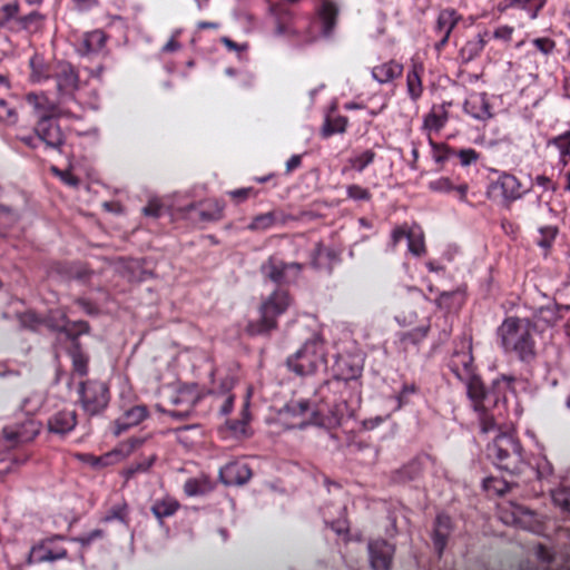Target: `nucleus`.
Returning a JSON list of instances; mask_svg holds the SVG:
<instances>
[{
	"mask_svg": "<svg viewBox=\"0 0 570 570\" xmlns=\"http://www.w3.org/2000/svg\"><path fill=\"white\" fill-rule=\"evenodd\" d=\"M501 344L505 352L515 353L521 361L534 357L532 326L528 320L508 318L499 328Z\"/></svg>",
	"mask_w": 570,
	"mask_h": 570,
	"instance_id": "nucleus-1",
	"label": "nucleus"
},
{
	"mask_svg": "<svg viewBox=\"0 0 570 570\" xmlns=\"http://www.w3.org/2000/svg\"><path fill=\"white\" fill-rule=\"evenodd\" d=\"M488 455L499 469L510 473L519 472L523 464L521 446L509 432L495 436L488 446Z\"/></svg>",
	"mask_w": 570,
	"mask_h": 570,
	"instance_id": "nucleus-2",
	"label": "nucleus"
},
{
	"mask_svg": "<svg viewBox=\"0 0 570 570\" xmlns=\"http://www.w3.org/2000/svg\"><path fill=\"white\" fill-rule=\"evenodd\" d=\"M288 367L301 376L315 374L325 365V347L321 338L306 341L287 361Z\"/></svg>",
	"mask_w": 570,
	"mask_h": 570,
	"instance_id": "nucleus-3",
	"label": "nucleus"
},
{
	"mask_svg": "<svg viewBox=\"0 0 570 570\" xmlns=\"http://www.w3.org/2000/svg\"><path fill=\"white\" fill-rule=\"evenodd\" d=\"M321 412L307 400H294L279 412V420L288 429H301L322 423Z\"/></svg>",
	"mask_w": 570,
	"mask_h": 570,
	"instance_id": "nucleus-4",
	"label": "nucleus"
},
{
	"mask_svg": "<svg viewBox=\"0 0 570 570\" xmlns=\"http://www.w3.org/2000/svg\"><path fill=\"white\" fill-rule=\"evenodd\" d=\"M289 306V297L285 292L273 293L261 307V321L250 322L247 331L250 334H262L276 326V318Z\"/></svg>",
	"mask_w": 570,
	"mask_h": 570,
	"instance_id": "nucleus-5",
	"label": "nucleus"
},
{
	"mask_svg": "<svg viewBox=\"0 0 570 570\" xmlns=\"http://www.w3.org/2000/svg\"><path fill=\"white\" fill-rule=\"evenodd\" d=\"M528 191L529 188H525L515 176L502 173L497 180L490 185L488 193L491 197L510 204L521 199Z\"/></svg>",
	"mask_w": 570,
	"mask_h": 570,
	"instance_id": "nucleus-6",
	"label": "nucleus"
},
{
	"mask_svg": "<svg viewBox=\"0 0 570 570\" xmlns=\"http://www.w3.org/2000/svg\"><path fill=\"white\" fill-rule=\"evenodd\" d=\"M466 384V391L470 400L473 403V407L476 412H480V424L482 432L488 433L494 431L497 423L493 417L484 412L483 401L487 396L483 384L480 379L475 375L471 376L470 380H464Z\"/></svg>",
	"mask_w": 570,
	"mask_h": 570,
	"instance_id": "nucleus-7",
	"label": "nucleus"
},
{
	"mask_svg": "<svg viewBox=\"0 0 570 570\" xmlns=\"http://www.w3.org/2000/svg\"><path fill=\"white\" fill-rule=\"evenodd\" d=\"M80 399L86 412L97 414L107 406L108 389L104 383L87 382L80 387Z\"/></svg>",
	"mask_w": 570,
	"mask_h": 570,
	"instance_id": "nucleus-8",
	"label": "nucleus"
},
{
	"mask_svg": "<svg viewBox=\"0 0 570 570\" xmlns=\"http://www.w3.org/2000/svg\"><path fill=\"white\" fill-rule=\"evenodd\" d=\"M499 509V515L503 523L525 530H534V514L527 508L515 503H508L500 505Z\"/></svg>",
	"mask_w": 570,
	"mask_h": 570,
	"instance_id": "nucleus-9",
	"label": "nucleus"
},
{
	"mask_svg": "<svg viewBox=\"0 0 570 570\" xmlns=\"http://www.w3.org/2000/svg\"><path fill=\"white\" fill-rule=\"evenodd\" d=\"M392 243L397 245L403 238L407 240L409 252L415 256L424 254V235L420 226H399L392 232Z\"/></svg>",
	"mask_w": 570,
	"mask_h": 570,
	"instance_id": "nucleus-10",
	"label": "nucleus"
},
{
	"mask_svg": "<svg viewBox=\"0 0 570 570\" xmlns=\"http://www.w3.org/2000/svg\"><path fill=\"white\" fill-rule=\"evenodd\" d=\"M370 561L373 570H390L394 548L384 540H376L368 546Z\"/></svg>",
	"mask_w": 570,
	"mask_h": 570,
	"instance_id": "nucleus-11",
	"label": "nucleus"
},
{
	"mask_svg": "<svg viewBox=\"0 0 570 570\" xmlns=\"http://www.w3.org/2000/svg\"><path fill=\"white\" fill-rule=\"evenodd\" d=\"M463 108L466 115L479 121H487L493 117L487 95L483 92L470 94Z\"/></svg>",
	"mask_w": 570,
	"mask_h": 570,
	"instance_id": "nucleus-12",
	"label": "nucleus"
},
{
	"mask_svg": "<svg viewBox=\"0 0 570 570\" xmlns=\"http://www.w3.org/2000/svg\"><path fill=\"white\" fill-rule=\"evenodd\" d=\"M38 139L47 147L59 149L65 142V136L59 125L52 119H41L37 127Z\"/></svg>",
	"mask_w": 570,
	"mask_h": 570,
	"instance_id": "nucleus-13",
	"label": "nucleus"
},
{
	"mask_svg": "<svg viewBox=\"0 0 570 570\" xmlns=\"http://www.w3.org/2000/svg\"><path fill=\"white\" fill-rule=\"evenodd\" d=\"M53 77L57 82V90L60 95L70 96L78 89V76L68 63L59 62L56 66Z\"/></svg>",
	"mask_w": 570,
	"mask_h": 570,
	"instance_id": "nucleus-14",
	"label": "nucleus"
},
{
	"mask_svg": "<svg viewBox=\"0 0 570 570\" xmlns=\"http://www.w3.org/2000/svg\"><path fill=\"white\" fill-rule=\"evenodd\" d=\"M252 473L244 462H230L219 470V476L226 485H240L247 482Z\"/></svg>",
	"mask_w": 570,
	"mask_h": 570,
	"instance_id": "nucleus-15",
	"label": "nucleus"
},
{
	"mask_svg": "<svg viewBox=\"0 0 570 570\" xmlns=\"http://www.w3.org/2000/svg\"><path fill=\"white\" fill-rule=\"evenodd\" d=\"M460 20V16L453 9L442 10L436 20V32L441 36L440 41L435 45L436 50H441L449 40V37Z\"/></svg>",
	"mask_w": 570,
	"mask_h": 570,
	"instance_id": "nucleus-16",
	"label": "nucleus"
},
{
	"mask_svg": "<svg viewBox=\"0 0 570 570\" xmlns=\"http://www.w3.org/2000/svg\"><path fill=\"white\" fill-rule=\"evenodd\" d=\"M423 63L413 59L406 73V91L412 101H417L423 94Z\"/></svg>",
	"mask_w": 570,
	"mask_h": 570,
	"instance_id": "nucleus-17",
	"label": "nucleus"
},
{
	"mask_svg": "<svg viewBox=\"0 0 570 570\" xmlns=\"http://www.w3.org/2000/svg\"><path fill=\"white\" fill-rule=\"evenodd\" d=\"M26 100L41 119L52 118L58 114L56 104L43 92L28 94Z\"/></svg>",
	"mask_w": 570,
	"mask_h": 570,
	"instance_id": "nucleus-18",
	"label": "nucleus"
},
{
	"mask_svg": "<svg viewBox=\"0 0 570 570\" xmlns=\"http://www.w3.org/2000/svg\"><path fill=\"white\" fill-rule=\"evenodd\" d=\"M473 358L470 352L455 353L452 356L450 366L452 372L461 381L470 380L473 373Z\"/></svg>",
	"mask_w": 570,
	"mask_h": 570,
	"instance_id": "nucleus-19",
	"label": "nucleus"
},
{
	"mask_svg": "<svg viewBox=\"0 0 570 570\" xmlns=\"http://www.w3.org/2000/svg\"><path fill=\"white\" fill-rule=\"evenodd\" d=\"M48 425L53 433H68L76 426V413L72 410H62L49 420Z\"/></svg>",
	"mask_w": 570,
	"mask_h": 570,
	"instance_id": "nucleus-20",
	"label": "nucleus"
},
{
	"mask_svg": "<svg viewBox=\"0 0 570 570\" xmlns=\"http://www.w3.org/2000/svg\"><path fill=\"white\" fill-rule=\"evenodd\" d=\"M371 72L379 83H389L402 75L403 66L396 61H387L375 66Z\"/></svg>",
	"mask_w": 570,
	"mask_h": 570,
	"instance_id": "nucleus-21",
	"label": "nucleus"
},
{
	"mask_svg": "<svg viewBox=\"0 0 570 570\" xmlns=\"http://www.w3.org/2000/svg\"><path fill=\"white\" fill-rule=\"evenodd\" d=\"M67 551L62 548L57 549L55 552L46 544L33 547L29 554V563L51 562L58 559H63Z\"/></svg>",
	"mask_w": 570,
	"mask_h": 570,
	"instance_id": "nucleus-22",
	"label": "nucleus"
},
{
	"mask_svg": "<svg viewBox=\"0 0 570 570\" xmlns=\"http://www.w3.org/2000/svg\"><path fill=\"white\" fill-rule=\"evenodd\" d=\"M129 453V448L126 450L115 449L99 458L91 454H79L78 459H90V465L95 468L107 466L120 462Z\"/></svg>",
	"mask_w": 570,
	"mask_h": 570,
	"instance_id": "nucleus-23",
	"label": "nucleus"
},
{
	"mask_svg": "<svg viewBox=\"0 0 570 570\" xmlns=\"http://www.w3.org/2000/svg\"><path fill=\"white\" fill-rule=\"evenodd\" d=\"M146 416L147 410L144 406L131 407L117 421L116 433L119 434L128 428L139 424Z\"/></svg>",
	"mask_w": 570,
	"mask_h": 570,
	"instance_id": "nucleus-24",
	"label": "nucleus"
},
{
	"mask_svg": "<svg viewBox=\"0 0 570 570\" xmlns=\"http://www.w3.org/2000/svg\"><path fill=\"white\" fill-rule=\"evenodd\" d=\"M487 32H484L483 35L478 33L475 37L465 42V45L461 48L460 51L461 57L464 61H470L481 53V51L484 49L487 45Z\"/></svg>",
	"mask_w": 570,
	"mask_h": 570,
	"instance_id": "nucleus-25",
	"label": "nucleus"
},
{
	"mask_svg": "<svg viewBox=\"0 0 570 570\" xmlns=\"http://www.w3.org/2000/svg\"><path fill=\"white\" fill-rule=\"evenodd\" d=\"M429 188L436 193H449L455 190L461 200H465L468 186L465 184L454 186L450 178L440 177L429 183Z\"/></svg>",
	"mask_w": 570,
	"mask_h": 570,
	"instance_id": "nucleus-26",
	"label": "nucleus"
},
{
	"mask_svg": "<svg viewBox=\"0 0 570 570\" xmlns=\"http://www.w3.org/2000/svg\"><path fill=\"white\" fill-rule=\"evenodd\" d=\"M450 528L451 520L448 515H439L436 518L433 542L440 553L445 547L446 538L450 533Z\"/></svg>",
	"mask_w": 570,
	"mask_h": 570,
	"instance_id": "nucleus-27",
	"label": "nucleus"
},
{
	"mask_svg": "<svg viewBox=\"0 0 570 570\" xmlns=\"http://www.w3.org/2000/svg\"><path fill=\"white\" fill-rule=\"evenodd\" d=\"M338 13V9L330 0H324L318 10L320 19L323 24V31L325 35L330 33L335 24V20Z\"/></svg>",
	"mask_w": 570,
	"mask_h": 570,
	"instance_id": "nucleus-28",
	"label": "nucleus"
},
{
	"mask_svg": "<svg viewBox=\"0 0 570 570\" xmlns=\"http://www.w3.org/2000/svg\"><path fill=\"white\" fill-rule=\"evenodd\" d=\"M448 120L446 112L442 109L436 110L433 108L423 118V129L428 132L439 131L442 129Z\"/></svg>",
	"mask_w": 570,
	"mask_h": 570,
	"instance_id": "nucleus-29",
	"label": "nucleus"
},
{
	"mask_svg": "<svg viewBox=\"0 0 570 570\" xmlns=\"http://www.w3.org/2000/svg\"><path fill=\"white\" fill-rule=\"evenodd\" d=\"M178 509V503L175 499L166 497L155 502L151 507V512L157 519H163L173 515Z\"/></svg>",
	"mask_w": 570,
	"mask_h": 570,
	"instance_id": "nucleus-30",
	"label": "nucleus"
},
{
	"mask_svg": "<svg viewBox=\"0 0 570 570\" xmlns=\"http://www.w3.org/2000/svg\"><path fill=\"white\" fill-rule=\"evenodd\" d=\"M549 145L554 146L559 150V158L562 166L568 164L570 156V131H566L549 141Z\"/></svg>",
	"mask_w": 570,
	"mask_h": 570,
	"instance_id": "nucleus-31",
	"label": "nucleus"
},
{
	"mask_svg": "<svg viewBox=\"0 0 570 570\" xmlns=\"http://www.w3.org/2000/svg\"><path fill=\"white\" fill-rule=\"evenodd\" d=\"M31 75L30 79L32 82L41 83L50 78V72L48 71L43 60L39 56H35L30 59Z\"/></svg>",
	"mask_w": 570,
	"mask_h": 570,
	"instance_id": "nucleus-32",
	"label": "nucleus"
},
{
	"mask_svg": "<svg viewBox=\"0 0 570 570\" xmlns=\"http://www.w3.org/2000/svg\"><path fill=\"white\" fill-rule=\"evenodd\" d=\"M199 400V393L195 386H184L177 392V396L174 399L176 404H186L188 410L191 409Z\"/></svg>",
	"mask_w": 570,
	"mask_h": 570,
	"instance_id": "nucleus-33",
	"label": "nucleus"
},
{
	"mask_svg": "<svg viewBox=\"0 0 570 570\" xmlns=\"http://www.w3.org/2000/svg\"><path fill=\"white\" fill-rule=\"evenodd\" d=\"M532 0H502L498 4V9L500 11H505L510 8H523L527 9V7L531 3ZM535 3L533 4L535 7L534 11L531 13V18H535L538 10L543 6V0H533Z\"/></svg>",
	"mask_w": 570,
	"mask_h": 570,
	"instance_id": "nucleus-34",
	"label": "nucleus"
},
{
	"mask_svg": "<svg viewBox=\"0 0 570 570\" xmlns=\"http://www.w3.org/2000/svg\"><path fill=\"white\" fill-rule=\"evenodd\" d=\"M83 45L88 52L97 51L104 47L105 36L99 30L91 31L85 36Z\"/></svg>",
	"mask_w": 570,
	"mask_h": 570,
	"instance_id": "nucleus-35",
	"label": "nucleus"
},
{
	"mask_svg": "<svg viewBox=\"0 0 570 570\" xmlns=\"http://www.w3.org/2000/svg\"><path fill=\"white\" fill-rule=\"evenodd\" d=\"M483 488L488 493L502 495L509 490V484L499 478H488L483 481Z\"/></svg>",
	"mask_w": 570,
	"mask_h": 570,
	"instance_id": "nucleus-36",
	"label": "nucleus"
},
{
	"mask_svg": "<svg viewBox=\"0 0 570 570\" xmlns=\"http://www.w3.org/2000/svg\"><path fill=\"white\" fill-rule=\"evenodd\" d=\"M335 257V254L331 253L330 250L325 248H317L316 254L313 258V264L316 268L320 269L330 268Z\"/></svg>",
	"mask_w": 570,
	"mask_h": 570,
	"instance_id": "nucleus-37",
	"label": "nucleus"
},
{
	"mask_svg": "<svg viewBox=\"0 0 570 570\" xmlns=\"http://www.w3.org/2000/svg\"><path fill=\"white\" fill-rule=\"evenodd\" d=\"M558 229L554 226H544L539 229L540 238L538 239V245L544 249L551 247Z\"/></svg>",
	"mask_w": 570,
	"mask_h": 570,
	"instance_id": "nucleus-38",
	"label": "nucleus"
},
{
	"mask_svg": "<svg viewBox=\"0 0 570 570\" xmlns=\"http://www.w3.org/2000/svg\"><path fill=\"white\" fill-rule=\"evenodd\" d=\"M552 501L564 511L570 512V489L560 488L552 491Z\"/></svg>",
	"mask_w": 570,
	"mask_h": 570,
	"instance_id": "nucleus-39",
	"label": "nucleus"
},
{
	"mask_svg": "<svg viewBox=\"0 0 570 570\" xmlns=\"http://www.w3.org/2000/svg\"><path fill=\"white\" fill-rule=\"evenodd\" d=\"M275 218L273 214H262L253 219L248 228L252 230H265L273 226Z\"/></svg>",
	"mask_w": 570,
	"mask_h": 570,
	"instance_id": "nucleus-40",
	"label": "nucleus"
},
{
	"mask_svg": "<svg viewBox=\"0 0 570 570\" xmlns=\"http://www.w3.org/2000/svg\"><path fill=\"white\" fill-rule=\"evenodd\" d=\"M346 126V121L342 117H336L333 120H327L325 125L323 126V135L330 136L336 132L344 131Z\"/></svg>",
	"mask_w": 570,
	"mask_h": 570,
	"instance_id": "nucleus-41",
	"label": "nucleus"
},
{
	"mask_svg": "<svg viewBox=\"0 0 570 570\" xmlns=\"http://www.w3.org/2000/svg\"><path fill=\"white\" fill-rule=\"evenodd\" d=\"M535 49L544 56L550 55L554 50V41L550 38H535L532 40Z\"/></svg>",
	"mask_w": 570,
	"mask_h": 570,
	"instance_id": "nucleus-42",
	"label": "nucleus"
},
{
	"mask_svg": "<svg viewBox=\"0 0 570 570\" xmlns=\"http://www.w3.org/2000/svg\"><path fill=\"white\" fill-rule=\"evenodd\" d=\"M514 383H517V379L513 376L502 375L501 377L494 381V385L499 392H504L505 390L515 393Z\"/></svg>",
	"mask_w": 570,
	"mask_h": 570,
	"instance_id": "nucleus-43",
	"label": "nucleus"
},
{
	"mask_svg": "<svg viewBox=\"0 0 570 570\" xmlns=\"http://www.w3.org/2000/svg\"><path fill=\"white\" fill-rule=\"evenodd\" d=\"M514 29L510 26H499L493 31V38L503 42H509L512 39Z\"/></svg>",
	"mask_w": 570,
	"mask_h": 570,
	"instance_id": "nucleus-44",
	"label": "nucleus"
},
{
	"mask_svg": "<svg viewBox=\"0 0 570 570\" xmlns=\"http://www.w3.org/2000/svg\"><path fill=\"white\" fill-rule=\"evenodd\" d=\"M18 13L17 3H8L0 9V24H6Z\"/></svg>",
	"mask_w": 570,
	"mask_h": 570,
	"instance_id": "nucleus-45",
	"label": "nucleus"
},
{
	"mask_svg": "<svg viewBox=\"0 0 570 570\" xmlns=\"http://www.w3.org/2000/svg\"><path fill=\"white\" fill-rule=\"evenodd\" d=\"M459 158L462 166H469L479 159V154L472 148H466L459 151Z\"/></svg>",
	"mask_w": 570,
	"mask_h": 570,
	"instance_id": "nucleus-46",
	"label": "nucleus"
},
{
	"mask_svg": "<svg viewBox=\"0 0 570 570\" xmlns=\"http://www.w3.org/2000/svg\"><path fill=\"white\" fill-rule=\"evenodd\" d=\"M336 367L344 380H352L354 377L353 368L347 366V362L343 357L336 361Z\"/></svg>",
	"mask_w": 570,
	"mask_h": 570,
	"instance_id": "nucleus-47",
	"label": "nucleus"
},
{
	"mask_svg": "<svg viewBox=\"0 0 570 570\" xmlns=\"http://www.w3.org/2000/svg\"><path fill=\"white\" fill-rule=\"evenodd\" d=\"M161 203L157 198H153L149 200L148 205L142 209V213L146 216H158L161 210Z\"/></svg>",
	"mask_w": 570,
	"mask_h": 570,
	"instance_id": "nucleus-48",
	"label": "nucleus"
},
{
	"mask_svg": "<svg viewBox=\"0 0 570 570\" xmlns=\"http://www.w3.org/2000/svg\"><path fill=\"white\" fill-rule=\"evenodd\" d=\"M72 364L75 370L80 374L85 375L87 373V358L83 357L79 353H75L72 355Z\"/></svg>",
	"mask_w": 570,
	"mask_h": 570,
	"instance_id": "nucleus-49",
	"label": "nucleus"
},
{
	"mask_svg": "<svg viewBox=\"0 0 570 570\" xmlns=\"http://www.w3.org/2000/svg\"><path fill=\"white\" fill-rule=\"evenodd\" d=\"M534 184L541 187L543 190H550L554 188L552 180L544 175L537 176L534 178Z\"/></svg>",
	"mask_w": 570,
	"mask_h": 570,
	"instance_id": "nucleus-50",
	"label": "nucleus"
},
{
	"mask_svg": "<svg viewBox=\"0 0 570 570\" xmlns=\"http://www.w3.org/2000/svg\"><path fill=\"white\" fill-rule=\"evenodd\" d=\"M55 174H57L66 184L70 186H76L78 184V179L71 176L69 173H61L56 168L52 169Z\"/></svg>",
	"mask_w": 570,
	"mask_h": 570,
	"instance_id": "nucleus-51",
	"label": "nucleus"
},
{
	"mask_svg": "<svg viewBox=\"0 0 570 570\" xmlns=\"http://www.w3.org/2000/svg\"><path fill=\"white\" fill-rule=\"evenodd\" d=\"M0 108H2L6 111L8 120H11L12 122L17 121V112L14 111V109L10 108L4 100H0Z\"/></svg>",
	"mask_w": 570,
	"mask_h": 570,
	"instance_id": "nucleus-52",
	"label": "nucleus"
},
{
	"mask_svg": "<svg viewBox=\"0 0 570 570\" xmlns=\"http://www.w3.org/2000/svg\"><path fill=\"white\" fill-rule=\"evenodd\" d=\"M426 333H428V327L422 326V327L415 328L413 332H411V333L409 334V336H410L413 341H420V340H422L423 337H425Z\"/></svg>",
	"mask_w": 570,
	"mask_h": 570,
	"instance_id": "nucleus-53",
	"label": "nucleus"
},
{
	"mask_svg": "<svg viewBox=\"0 0 570 570\" xmlns=\"http://www.w3.org/2000/svg\"><path fill=\"white\" fill-rule=\"evenodd\" d=\"M301 165V156L293 155L286 163V170L291 171Z\"/></svg>",
	"mask_w": 570,
	"mask_h": 570,
	"instance_id": "nucleus-54",
	"label": "nucleus"
},
{
	"mask_svg": "<svg viewBox=\"0 0 570 570\" xmlns=\"http://www.w3.org/2000/svg\"><path fill=\"white\" fill-rule=\"evenodd\" d=\"M248 194H249L248 188L236 189V190L229 191V196L233 198H237V199H245L248 196Z\"/></svg>",
	"mask_w": 570,
	"mask_h": 570,
	"instance_id": "nucleus-55",
	"label": "nucleus"
},
{
	"mask_svg": "<svg viewBox=\"0 0 570 570\" xmlns=\"http://www.w3.org/2000/svg\"><path fill=\"white\" fill-rule=\"evenodd\" d=\"M415 392V387L414 385H404L403 390H402V393L401 395L399 396V404H397V409L401 407L402 403H401V400L402 397L406 396L407 394H411V393H414Z\"/></svg>",
	"mask_w": 570,
	"mask_h": 570,
	"instance_id": "nucleus-56",
	"label": "nucleus"
},
{
	"mask_svg": "<svg viewBox=\"0 0 570 570\" xmlns=\"http://www.w3.org/2000/svg\"><path fill=\"white\" fill-rule=\"evenodd\" d=\"M233 403H234L233 397L232 396H227L225 399L224 405L222 406V410H220L222 413L223 414H228L232 411V409H233Z\"/></svg>",
	"mask_w": 570,
	"mask_h": 570,
	"instance_id": "nucleus-57",
	"label": "nucleus"
},
{
	"mask_svg": "<svg viewBox=\"0 0 570 570\" xmlns=\"http://www.w3.org/2000/svg\"><path fill=\"white\" fill-rule=\"evenodd\" d=\"M21 141L24 142L27 146H29L31 148H36L38 146L37 139L31 137V136L21 137Z\"/></svg>",
	"mask_w": 570,
	"mask_h": 570,
	"instance_id": "nucleus-58",
	"label": "nucleus"
},
{
	"mask_svg": "<svg viewBox=\"0 0 570 570\" xmlns=\"http://www.w3.org/2000/svg\"><path fill=\"white\" fill-rule=\"evenodd\" d=\"M373 159V153L371 151H365L362 156V166H365L367 165L368 163H371Z\"/></svg>",
	"mask_w": 570,
	"mask_h": 570,
	"instance_id": "nucleus-59",
	"label": "nucleus"
},
{
	"mask_svg": "<svg viewBox=\"0 0 570 570\" xmlns=\"http://www.w3.org/2000/svg\"><path fill=\"white\" fill-rule=\"evenodd\" d=\"M177 48H178V45L175 41L170 40L169 42H167L165 45L164 50H175Z\"/></svg>",
	"mask_w": 570,
	"mask_h": 570,
	"instance_id": "nucleus-60",
	"label": "nucleus"
},
{
	"mask_svg": "<svg viewBox=\"0 0 570 570\" xmlns=\"http://www.w3.org/2000/svg\"><path fill=\"white\" fill-rule=\"evenodd\" d=\"M358 226H363L368 229L373 228V224L364 219H358Z\"/></svg>",
	"mask_w": 570,
	"mask_h": 570,
	"instance_id": "nucleus-61",
	"label": "nucleus"
},
{
	"mask_svg": "<svg viewBox=\"0 0 570 570\" xmlns=\"http://www.w3.org/2000/svg\"><path fill=\"white\" fill-rule=\"evenodd\" d=\"M224 45L229 49H236V45L227 38L223 39Z\"/></svg>",
	"mask_w": 570,
	"mask_h": 570,
	"instance_id": "nucleus-62",
	"label": "nucleus"
},
{
	"mask_svg": "<svg viewBox=\"0 0 570 570\" xmlns=\"http://www.w3.org/2000/svg\"><path fill=\"white\" fill-rule=\"evenodd\" d=\"M380 422H381V419H380V417H376V419H375V424H371V425H370L367 421H364V422H363V425H364V428H366V429H373V428H374L375 425H377Z\"/></svg>",
	"mask_w": 570,
	"mask_h": 570,
	"instance_id": "nucleus-63",
	"label": "nucleus"
},
{
	"mask_svg": "<svg viewBox=\"0 0 570 570\" xmlns=\"http://www.w3.org/2000/svg\"><path fill=\"white\" fill-rule=\"evenodd\" d=\"M0 85H2L4 87L9 86V81H8L7 77L3 75H0Z\"/></svg>",
	"mask_w": 570,
	"mask_h": 570,
	"instance_id": "nucleus-64",
	"label": "nucleus"
}]
</instances>
